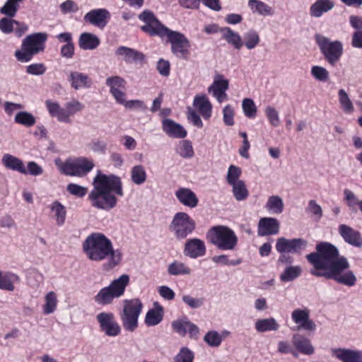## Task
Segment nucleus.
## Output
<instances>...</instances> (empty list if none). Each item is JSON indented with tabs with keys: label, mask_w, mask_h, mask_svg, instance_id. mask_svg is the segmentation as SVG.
Listing matches in <instances>:
<instances>
[{
	"label": "nucleus",
	"mask_w": 362,
	"mask_h": 362,
	"mask_svg": "<svg viewBox=\"0 0 362 362\" xmlns=\"http://www.w3.org/2000/svg\"><path fill=\"white\" fill-rule=\"evenodd\" d=\"M315 249L316 252L306 256L313 267L310 270L311 274L332 279L348 287L356 285L357 278L354 272L349 269L350 264L348 259L339 255L336 246L327 242H322L316 245Z\"/></svg>",
	"instance_id": "nucleus-1"
},
{
	"label": "nucleus",
	"mask_w": 362,
	"mask_h": 362,
	"mask_svg": "<svg viewBox=\"0 0 362 362\" xmlns=\"http://www.w3.org/2000/svg\"><path fill=\"white\" fill-rule=\"evenodd\" d=\"M83 252L92 262H107L103 265L105 271H110L117 267L122 262V253L115 250L113 244L105 234L95 232L88 235L82 244Z\"/></svg>",
	"instance_id": "nucleus-2"
},
{
	"label": "nucleus",
	"mask_w": 362,
	"mask_h": 362,
	"mask_svg": "<svg viewBox=\"0 0 362 362\" xmlns=\"http://www.w3.org/2000/svg\"><path fill=\"white\" fill-rule=\"evenodd\" d=\"M93 187L88 199L91 206L98 209L109 211L116 206L117 199L112 192L124 195L121 179L115 175L98 173L93 179Z\"/></svg>",
	"instance_id": "nucleus-3"
},
{
	"label": "nucleus",
	"mask_w": 362,
	"mask_h": 362,
	"mask_svg": "<svg viewBox=\"0 0 362 362\" xmlns=\"http://www.w3.org/2000/svg\"><path fill=\"white\" fill-rule=\"evenodd\" d=\"M130 276L124 274L114 279L109 286L102 288L94 296V301L100 305H110L115 298L122 296L129 284Z\"/></svg>",
	"instance_id": "nucleus-4"
},
{
	"label": "nucleus",
	"mask_w": 362,
	"mask_h": 362,
	"mask_svg": "<svg viewBox=\"0 0 362 362\" xmlns=\"http://www.w3.org/2000/svg\"><path fill=\"white\" fill-rule=\"evenodd\" d=\"M47 40V34L45 33L28 35L23 40L21 50L16 51V59L21 62H29L34 55L45 50Z\"/></svg>",
	"instance_id": "nucleus-5"
},
{
	"label": "nucleus",
	"mask_w": 362,
	"mask_h": 362,
	"mask_svg": "<svg viewBox=\"0 0 362 362\" xmlns=\"http://www.w3.org/2000/svg\"><path fill=\"white\" fill-rule=\"evenodd\" d=\"M211 243L221 250H233L238 244V237L234 231L225 226L213 227L207 233Z\"/></svg>",
	"instance_id": "nucleus-6"
},
{
	"label": "nucleus",
	"mask_w": 362,
	"mask_h": 362,
	"mask_svg": "<svg viewBox=\"0 0 362 362\" xmlns=\"http://www.w3.org/2000/svg\"><path fill=\"white\" fill-rule=\"evenodd\" d=\"M143 303L139 298L124 300L120 318L124 329L134 332L138 327V319L143 309Z\"/></svg>",
	"instance_id": "nucleus-7"
},
{
	"label": "nucleus",
	"mask_w": 362,
	"mask_h": 362,
	"mask_svg": "<svg viewBox=\"0 0 362 362\" xmlns=\"http://www.w3.org/2000/svg\"><path fill=\"white\" fill-rule=\"evenodd\" d=\"M315 38L325 60L329 64L334 65L342 55V43L338 40L331 41L329 38L320 34H316Z\"/></svg>",
	"instance_id": "nucleus-8"
},
{
	"label": "nucleus",
	"mask_w": 362,
	"mask_h": 362,
	"mask_svg": "<svg viewBox=\"0 0 362 362\" xmlns=\"http://www.w3.org/2000/svg\"><path fill=\"white\" fill-rule=\"evenodd\" d=\"M195 226L194 221L187 213L177 212L173 218L170 229L177 239H185L193 232Z\"/></svg>",
	"instance_id": "nucleus-9"
},
{
	"label": "nucleus",
	"mask_w": 362,
	"mask_h": 362,
	"mask_svg": "<svg viewBox=\"0 0 362 362\" xmlns=\"http://www.w3.org/2000/svg\"><path fill=\"white\" fill-rule=\"evenodd\" d=\"M139 19L144 23L141 26V30L150 36H159L163 38L170 30L148 10H145L140 13Z\"/></svg>",
	"instance_id": "nucleus-10"
},
{
	"label": "nucleus",
	"mask_w": 362,
	"mask_h": 362,
	"mask_svg": "<svg viewBox=\"0 0 362 362\" xmlns=\"http://www.w3.org/2000/svg\"><path fill=\"white\" fill-rule=\"evenodd\" d=\"M93 167V161L85 157L74 160L68 159L61 166V173L69 176L83 177L90 172Z\"/></svg>",
	"instance_id": "nucleus-11"
},
{
	"label": "nucleus",
	"mask_w": 362,
	"mask_h": 362,
	"mask_svg": "<svg viewBox=\"0 0 362 362\" xmlns=\"http://www.w3.org/2000/svg\"><path fill=\"white\" fill-rule=\"evenodd\" d=\"M168 42L171 44V52L176 57L187 59L189 54L190 42L184 34L170 30L166 34Z\"/></svg>",
	"instance_id": "nucleus-12"
},
{
	"label": "nucleus",
	"mask_w": 362,
	"mask_h": 362,
	"mask_svg": "<svg viewBox=\"0 0 362 362\" xmlns=\"http://www.w3.org/2000/svg\"><path fill=\"white\" fill-rule=\"evenodd\" d=\"M291 319L296 325V330H304L313 332L316 330L317 325L310 317V311L308 308L295 309L291 313Z\"/></svg>",
	"instance_id": "nucleus-13"
},
{
	"label": "nucleus",
	"mask_w": 362,
	"mask_h": 362,
	"mask_svg": "<svg viewBox=\"0 0 362 362\" xmlns=\"http://www.w3.org/2000/svg\"><path fill=\"white\" fill-rule=\"evenodd\" d=\"M96 320L100 325V328L107 336L117 337L119 334L121 328L115 321L112 313L102 312L97 315Z\"/></svg>",
	"instance_id": "nucleus-14"
},
{
	"label": "nucleus",
	"mask_w": 362,
	"mask_h": 362,
	"mask_svg": "<svg viewBox=\"0 0 362 362\" xmlns=\"http://www.w3.org/2000/svg\"><path fill=\"white\" fill-rule=\"evenodd\" d=\"M308 246V241L303 238L286 239L284 237L276 240V250L280 253H299Z\"/></svg>",
	"instance_id": "nucleus-15"
},
{
	"label": "nucleus",
	"mask_w": 362,
	"mask_h": 362,
	"mask_svg": "<svg viewBox=\"0 0 362 362\" xmlns=\"http://www.w3.org/2000/svg\"><path fill=\"white\" fill-rule=\"evenodd\" d=\"M228 88L229 81L224 78L223 75L217 74L214 76L212 84L208 87V92L212 94L218 103H222L228 100L226 90Z\"/></svg>",
	"instance_id": "nucleus-16"
},
{
	"label": "nucleus",
	"mask_w": 362,
	"mask_h": 362,
	"mask_svg": "<svg viewBox=\"0 0 362 362\" xmlns=\"http://www.w3.org/2000/svg\"><path fill=\"white\" fill-rule=\"evenodd\" d=\"M206 252L205 243L199 238H191L185 243L183 253L186 257L196 259L204 256Z\"/></svg>",
	"instance_id": "nucleus-17"
},
{
	"label": "nucleus",
	"mask_w": 362,
	"mask_h": 362,
	"mask_svg": "<svg viewBox=\"0 0 362 362\" xmlns=\"http://www.w3.org/2000/svg\"><path fill=\"white\" fill-rule=\"evenodd\" d=\"M331 353L341 362H362V350L338 348L332 349Z\"/></svg>",
	"instance_id": "nucleus-18"
},
{
	"label": "nucleus",
	"mask_w": 362,
	"mask_h": 362,
	"mask_svg": "<svg viewBox=\"0 0 362 362\" xmlns=\"http://www.w3.org/2000/svg\"><path fill=\"white\" fill-rule=\"evenodd\" d=\"M280 229L279 221L272 217L260 218L258 223L257 234L259 236L276 235Z\"/></svg>",
	"instance_id": "nucleus-19"
},
{
	"label": "nucleus",
	"mask_w": 362,
	"mask_h": 362,
	"mask_svg": "<svg viewBox=\"0 0 362 362\" xmlns=\"http://www.w3.org/2000/svg\"><path fill=\"white\" fill-rule=\"evenodd\" d=\"M292 342L296 351L302 354L313 355L315 349L310 339L300 334H295L292 336Z\"/></svg>",
	"instance_id": "nucleus-20"
},
{
	"label": "nucleus",
	"mask_w": 362,
	"mask_h": 362,
	"mask_svg": "<svg viewBox=\"0 0 362 362\" xmlns=\"http://www.w3.org/2000/svg\"><path fill=\"white\" fill-rule=\"evenodd\" d=\"M68 81L71 87L74 90L88 89L92 86V81L89 76L78 71H72L70 72Z\"/></svg>",
	"instance_id": "nucleus-21"
},
{
	"label": "nucleus",
	"mask_w": 362,
	"mask_h": 362,
	"mask_svg": "<svg viewBox=\"0 0 362 362\" xmlns=\"http://www.w3.org/2000/svg\"><path fill=\"white\" fill-rule=\"evenodd\" d=\"M175 195L179 202L187 207L193 209L198 205L199 199L189 188L180 187L176 190Z\"/></svg>",
	"instance_id": "nucleus-22"
},
{
	"label": "nucleus",
	"mask_w": 362,
	"mask_h": 362,
	"mask_svg": "<svg viewBox=\"0 0 362 362\" xmlns=\"http://www.w3.org/2000/svg\"><path fill=\"white\" fill-rule=\"evenodd\" d=\"M339 232L346 243L357 247L362 246V239L358 231L345 224H341L339 226Z\"/></svg>",
	"instance_id": "nucleus-23"
},
{
	"label": "nucleus",
	"mask_w": 362,
	"mask_h": 362,
	"mask_svg": "<svg viewBox=\"0 0 362 362\" xmlns=\"http://www.w3.org/2000/svg\"><path fill=\"white\" fill-rule=\"evenodd\" d=\"M110 17V13L104 8L93 9L84 16V21L98 27H104L106 19Z\"/></svg>",
	"instance_id": "nucleus-24"
},
{
	"label": "nucleus",
	"mask_w": 362,
	"mask_h": 362,
	"mask_svg": "<svg viewBox=\"0 0 362 362\" xmlns=\"http://www.w3.org/2000/svg\"><path fill=\"white\" fill-rule=\"evenodd\" d=\"M162 124L163 131L170 137L182 139L187 136L183 127L170 119H164Z\"/></svg>",
	"instance_id": "nucleus-25"
},
{
	"label": "nucleus",
	"mask_w": 362,
	"mask_h": 362,
	"mask_svg": "<svg viewBox=\"0 0 362 362\" xmlns=\"http://www.w3.org/2000/svg\"><path fill=\"white\" fill-rule=\"evenodd\" d=\"M1 163L7 169L17 171L23 175L28 174L27 169L23 160L13 155L8 153L5 154L2 157Z\"/></svg>",
	"instance_id": "nucleus-26"
},
{
	"label": "nucleus",
	"mask_w": 362,
	"mask_h": 362,
	"mask_svg": "<svg viewBox=\"0 0 362 362\" xmlns=\"http://www.w3.org/2000/svg\"><path fill=\"white\" fill-rule=\"evenodd\" d=\"M193 105L204 119L211 117L212 105L205 95H196L194 98Z\"/></svg>",
	"instance_id": "nucleus-27"
},
{
	"label": "nucleus",
	"mask_w": 362,
	"mask_h": 362,
	"mask_svg": "<svg viewBox=\"0 0 362 362\" xmlns=\"http://www.w3.org/2000/svg\"><path fill=\"white\" fill-rule=\"evenodd\" d=\"M153 305L154 308L149 310L145 317V323L149 327L158 325L163 318V308L158 302Z\"/></svg>",
	"instance_id": "nucleus-28"
},
{
	"label": "nucleus",
	"mask_w": 362,
	"mask_h": 362,
	"mask_svg": "<svg viewBox=\"0 0 362 362\" xmlns=\"http://www.w3.org/2000/svg\"><path fill=\"white\" fill-rule=\"evenodd\" d=\"M167 273L175 276H189L192 274V269L185 262L174 260L168 265Z\"/></svg>",
	"instance_id": "nucleus-29"
},
{
	"label": "nucleus",
	"mask_w": 362,
	"mask_h": 362,
	"mask_svg": "<svg viewBox=\"0 0 362 362\" xmlns=\"http://www.w3.org/2000/svg\"><path fill=\"white\" fill-rule=\"evenodd\" d=\"M334 4L331 0H317L310 8V14L315 18H320L324 13L332 10Z\"/></svg>",
	"instance_id": "nucleus-30"
},
{
	"label": "nucleus",
	"mask_w": 362,
	"mask_h": 362,
	"mask_svg": "<svg viewBox=\"0 0 362 362\" xmlns=\"http://www.w3.org/2000/svg\"><path fill=\"white\" fill-rule=\"evenodd\" d=\"M100 45L99 38L94 34L83 33L78 39V45L84 50H91L97 48Z\"/></svg>",
	"instance_id": "nucleus-31"
},
{
	"label": "nucleus",
	"mask_w": 362,
	"mask_h": 362,
	"mask_svg": "<svg viewBox=\"0 0 362 362\" xmlns=\"http://www.w3.org/2000/svg\"><path fill=\"white\" fill-rule=\"evenodd\" d=\"M222 37L236 49H240L244 45L240 35L228 27L223 28Z\"/></svg>",
	"instance_id": "nucleus-32"
},
{
	"label": "nucleus",
	"mask_w": 362,
	"mask_h": 362,
	"mask_svg": "<svg viewBox=\"0 0 362 362\" xmlns=\"http://www.w3.org/2000/svg\"><path fill=\"white\" fill-rule=\"evenodd\" d=\"M45 105L49 114L52 117H56L60 122L67 123L64 106L62 107L58 103L49 100L45 101Z\"/></svg>",
	"instance_id": "nucleus-33"
},
{
	"label": "nucleus",
	"mask_w": 362,
	"mask_h": 362,
	"mask_svg": "<svg viewBox=\"0 0 362 362\" xmlns=\"http://www.w3.org/2000/svg\"><path fill=\"white\" fill-rule=\"evenodd\" d=\"M255 327L257 332H266L269 331H276L279 325L273 317L257 320L255 323Z\"/></svg>",
	"instance_id": "nucleus-34"
},
{
	"label": "nucleus",
	"mask_w": 362,
	"mask_h": 362,
	"mask_svg": "<svg viewBox=\"0 0 362 362\" xmlns=\"http://www.w3.org/2000/svg\"><path fill=\"white\" fill-rule=\"evenodd\" d=\"M284 204L279 195L270 196L265 204V209L272 214H280L283 212Z\"/></svg>",
	"instance_id": "nucleus-35"
},
{
	"label": "nucleus",
	"mask_w": 362,
	"mask_h": 362,
	"mask_svg": "<svg viewBox=\"0 0 362 362\" xmlns=\"http://www.w3.org/2000/svg\"><path fill=\"white\" fill-rule=\"evenodd\" d=\"M49 209L54 214L57 225L63 226L66 217V207L59 202L54 201L49 205Z\"/></svg>",
	"instance_id": "nucleus-36"
},
{
	"label": "nucleus",
	"mask_w": 362,
	"mask_h": 362,
	"mask_svg": "<svg viewBox=\"0 0 362 362\" xmlns=\"http://www.w3.org/2000/svg\"><path fill=\"white\" fill-rule=\"evenodd\" d=\"M116 54L122 57L123 59L128 63L143 59V54L141 53L135 49L123 46L117 48Z\"/></svg>",
	"instance_id": "nucleus-37"
},
{
	"label": "nucleus",
	"mask_w": 362,
	"mask_h": 362,
	"mask_svg": "<svg viewBox=\"0 0 362 362\" xmlns=\"http://www.w3.org/2000/svg\"><path fill=\"white\" fill-rule=\"evenodd\" d=\"M132 182L136 185L144 184L147 180V174L145 168L142 165H136L130 170Z\"/></svg>",
	"instance_id": "nucleus-38"
},
{
	"label": "nucleus",
	"mask_w": 362,
	"mask_h": 362,
	"mask_svg": "<svg viewBox=\"0 0 362 362\" xmlns=\"http://www.w3.org/2000/svg\"><path fill=\"white\" fill-rule=\"evenodd\" d=\"M64 106L67 123L71 122V117L84 109V105L75 98H72L69 101H67Z\"/></svg>",
	"instance_id": "nucleus-39"
},
{
	"label": "nucleus",
	"mask_w": 362,
	"mask_h": 362,
	"mask_svg": "<svg viewBox=\"0 0 362 362\" xmlns=\"http://www.w3.org/2000/svg\"><path fill=\"white\" fill-rule=\"evenodd\" d=\"M57 296L54 291L48 292L45 296V304L42 306L43 313L49 315L55 312L57 308Z\"/></svg>",
	"instance_id": "nucleus-40"
},
{
	"label": "nucleus",
	"mask_w": 362,
	"mask_h": 362,
	"mask_svg": "<svg viewBox=\"0 0 362 362\" xmlns=\"http://www.w3.org/2000/svg\"><path fill=\"white\" fill-rule=\"evenodd\" d=\"M302 269L300 266H289L280 274V280L282 282H289L300 276Z\"/></svg>",
	"instance_id": "nucleus-41"
},
{
	"label": "nucleus",
	"mask_w": 362,
	"mask_h": 362,
	"mask_svg": "<svg viewBox=\"0 0 362 362\" xmlns=\"http://www.w3.org/2000/svg\"><path fill=\"white\" fill-rule=\"evenodd\" d=\"M232 187V192L236 201L245 200L249 196V192L244 181L235 182L230 185Z\"/></svg>",
	"instance_id": "nucleus-42"
},
{
	"label": "nucleus",
	"mask_w": 362,
	"mask_h": 362,
	"mask_svg": "<svg viewBox=\"0 0 362 362\" xmlns=\"http://www.w3.org/2000/svg\"><path fill=\"white\" fill-rule=\"evenodd\" d=\"M248 5L253 11L262 16H271L273 11L271 6L259 0H250Z\"/></svg>",
	"instance_id": "nucleus-43"
},
{
	"label": "nucleus",
	"mask_w": 362,
	"mask_h": 362,
	"mask_svg": "<svg viewBox=\"0 0 362 362\" xmlns=\"http://www.w3.org/2000/svg\"><path fill=\"white\" fill-rule=\"evenodd\" d=\"M339 103L343 111L346 114H351L354 111L353 103L349 98L347 93L344 89L338 91Z\"/></svg>",
	"instance_id": "nucleus-44"
},
{
	"label": "nucleus",
	"mask_w": 362,
	"mask_h": 362,
	"mask_svg": "<svg viewBox=\"0 0 362 362\" xmlns=\"http://www.w3.org/2000/svg\"><path fill=\"white\" fill-rule=\"evenodd\" d=\"M18 276L15 274L6 273L4 275L2 274L0 278V288L13 291L14 290L13 284L18 281Z\"/></svg>",
	"instance_id": "nucleus-45"
},
{
	"label": "nucleus",
	"mask_w": 362,
	"mask_h": 362,
	"mask_svg": "<svg viewBox=\"0 0 362 362\" xmlns=\"http://www.w3.org/2000/svg\"><path fill=\"white\" fill-rule=\"evenodd\" d=\"M14 121L17 124L28 127L33 126L36 122L35 117L31 113L26 111L18 112L14 117Z\"/></svg>",
	"instance_id": "nucleus-46"
},
{
	"label": "nucleus",
	"mask_w": 362,
	"mask_h": 362,
	"mask_svg": "<svg viewBox=\"0 0 362 362\" xmlns=\"http://www.w3.org/2000/svg\"><path fill=\"white\" fill-rule=\"evenodd\" d=\"M176 151L177 153L184 158H191L194 155L192 143L188 140L180 141Z\"/></svg>",
	"instance_id": "nucleus-47"
},
{
	"label": "nucleus",
	"mask_w": 362,
	"mask_h": 362,
	"mask_svg": "<svg viewBox=\"0 0 362 362\" xmlns=\"http://www.w3.org/2000/svg\"><path fill=\"white\" fill-rule=\"evenodd\" d=\"M244 45L248 49H252L259 43L260 38L257 31L250 30L244 35Z\"/></svg>",
	"instance_id": "nucleus-48"
},
{
	"label": "nucleus",
	"mask_w": 362,
	"mask_h": 362,
	"mask_svg": "<svg viewBox=\"0 0 362 362\" xmlns=\"http://www.w3.org/2000/svg\"><path fill=\"white\" fill-rule=\"evenodd\" d=\"M23 0H7L5 4L0 8V13L12 18L15 16L18 9V3Z\"/></svg>",
	"instance_id": "nucleus-49"
},
{
	"label": "nucleus",
	"mask_w": 362,
	"mask_h": 362,
	"mask_svg": "<svg viewBox=\"0 0 362 362\" xmlns=\"http://www.w3.org/2000/svg\"><path fill=\"white\" fill-rule=\"evenodd\" d=\"M125 80L118 76L108 77L106 79V85L110 88V93L125 89Z\"/></svg>",
	"instance_id": "nucleus-50"
},
{
	"label": "nucleus",
	"mask_w": 362,
	"mask_h": 362,
	"mask_svg": "<svg viewBox=\"0 0 362 362\" xmlns=\"http://www.w3.org/2000/svg\"><path fill=\"white\" fill-rule=\"evenodd\" d=\"M311 75L317 81L325 82L329 78V71L320 66H313L310 70Z\"/></svg>",
	"instance_id": "nucleus-51"
},
{
	"label": "nucleus",
	"mask_w": 362,
	"mask_h": 362,
	"mask_svg": "<svg viewBox=\"0 0 362 362\" xmlns=\"http://www.w3.org/2000/svg\"><path fill=\"white\" fill-rule=\"evenodd\" d=\"M240 175L241 169L240 168L233 165H230L226 176L227 182L230 185L235 182L242 181L240 180Z\"/></svg>",
	"instance_id": "nucleus-52"
},
{
	"label": "nucleus",
	"mask_w": 362,
	"mask_h": 362,
	"mask_svg": "<svg viewBox=\"0 0 362 362\" xmlns=\"http://www.w3.org/2000/svg\"><path fill=\"white\" fill-rule=\"evenodd\" d=\"M222 337L216 331H209L204 337V341L210 346H218L222 341Z\"/></svg>",
	"instance_id": "nucleus-53"
},
{
	"label": "nucleus",
	"mask_w": 362,
	"mask_h": 362,
	"mask_svg": "<svg viewBox=\"0 0 362 362\" xmlns=\"http://www.w3.org/2000/svg\"><path fill=\"white\" fill-rule=\"evenodd\" d=\"M242 107L245 115L250 118L255 116L257 107L254 101L250 98H245L242 102Z\"/></svg>",
	"instance_id": "nucleus-54"
},
{
	"label": "nucleus",
	"mask_w": 362,
	"mask_h": 362,
	"mask_svg": "<svg viewBox=\"0 0 362 362\" xmlns=\"http://www.w3.org/2000/svg\"><path fill=\"white\" fill-rule=\"evenodd\" d=\"M266 117L270 124L274 127L280 124V119L278 111L272 106H268L264 110Z\"/></svg>",
	"instance_id": "nucleus-55"
},
{
	"label": "nucleus",
	"mask_w": 362,
	"mask_h": 362,
	"mask_svg": "<svg viewBox=\"0 0 362 362\" xmlns=\"http://www.w3.org/2000/svg\"><path fill=\"white\" fill-rule=\"evenodd\" d=\"M182 300L187 305L192 309L200 308L204 303V298H194L190 295H183Z\"/></svg>",
	"instance_id": "nucleus-56"
},
{
	"label": "nucleus",
	"mask_w": 362,
	"mask_h": 362,
	"mask_svg": "<svg viewBox=\"0 0 362 362\" xmlns=\"http://www.w3.org/2000/svg\"><path fill=\"white\" fill-rule=\"evenodd\" d=\"M194 354L187 347H182L175 357V362H193Z\"/></svg>",
	"instance_id": "nucleus-57"
},
{
	"label": "nucleus",
	"mask_w": 362,
	"mask_h": 362,
	"mask_svg": "<svg viewBox=\"0 0 362 362\" xmlns=\"http://www.w3.org/2000/svg\"><path fill=\"white\" fill-rule=\"evenodd\" d=\"M16 21L10 17H4L0 19V30L4 34L13 32Z\"/></svg>",
	"instance_id": "nucleus-58"
},
{
	"label": "nucleus",
	"mask_w": 362,
	"mask_h": 362,
	"mask_svg": "<svg viewBox=\"0 0 362 362\" xmlns=\"http://www.w3.org/2000/svg\"><path fill=\"white\" fill-rule=\"evenodd\" d=\"M344 200L348 206L351 209H355L357 205H360V201L353 192L348 189L344 190Z\"/></svg>",
	"instance_id": "nucleus-59"
},
{
	"label": "nucleus",
	"mask_w": 362,
	"mask_h": 362,
	"mask_svg": "<svg viewBox=\"0 0 362 362\" xmlns=\"http://www.w3.org/2000/svg\"><path fill=\"white\" fill-rule=\"evenodd\" d=\"M46 70L47 68L42 63L32 64L26 67V72L34 76L43 75Z\"/></svg>",
	"instance_id": "nucleus-60"
},
{
	"label": "nucleus",
	"mask_w": 362,
	"mask_h": 362,
	"mask_svg": "<svg viewBox=\"0 0 362 362\" xmlns=\"http://www.w3.org/2000/svg\"><path fill=\"white\" fill-rule=\"evenodd\" d=\"M187 320H177L172 322V327L175 332L184 337L187 333Z\"/></svg>",
	"instance_id": "nucleus-61"
},
{
	"label": "nucleus",
	"mask_w": 362,
	"mask_h": 362,
	"mask_svg": "<svg viewBox=\"0 0 362 362\" xmlns=\"http://www.w3.org/2000/svg\"><path fill=\"white\" fill-rule=\"evenodd\" d=\"M66 189L70 194L78 197H84L88 191L86 187L74 183L69 184Z\"/></svg>",
	"instance_id": "nucleus-62"
},
{
	"label": "nucleus",
	"mask_w": 362,
	"mask_h": 362,
	"mask_svg": "<svg viewBox=\"0 0 362 362\" xmlns=\"http://www.w3.org/2000/svg\"><path fill=\"white\" fill-rule=\"evenodd\" d=\"M278 352L282 354H291L294 357L298 356V353L287 341H279L278 342Z\"/></svg>",
	"instance_id": "nucleus-63"
},
{
	"label": "nucleus",
	"mask_w": 362,
	"mask_h": 362,
	"mask_svg": "<svg viewBox=\"0 0 362 362\" xmlns=\"http://www.w3.org/2000/svg\"><path fill=\"white\" fill-rule=\"evenodd\" d=\"M107 143L103 140H94L89 144L90 149L94 153L104 154L107 150Z\"/></svg>",
	"instance_id": "nucleus-64"
}]
</instances>
